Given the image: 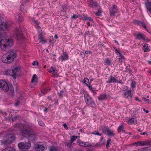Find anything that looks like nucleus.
<instances>
[{
	"label": "nucleus",
	"mask_w": 151,
	"mask_h": 151,
	"mask_svg": "<svg viewBox=\"0 0 151 151\" xmlns=\"http://www.w3.org/2000/svg\"><path fill=\"white\" fill-rule=\"evenodd\" d=\"M16 56L15 52L12 51H9L3 56L2 60L4 63H10L14 60Z\"/></svg>",
	"instance_id": "nucleus-1"
},
{
	"label": "nucleus",
	"mask_w": 151,
	"mask_h": 151,
	"mask_svg": "<svg viewBox=\"0 0 151 151\" xmlns=\"http://www.w3.org/2000/svg\"><path fill=\"white\" fill-rule=\"evenodd\" d=\"M16 56L15 52L12 51H9L3 56L2 60L4 63H10L14 60Z\"/></svg>",
	"instance_id": "nucleus-2"
},
{
	"label": "nucleus",
	"mask_w": 151,
	"mask_h": 151,
	"mask_svg": "<svg viewBox=\"0 0 151 151\" xmlns=\"http://www.w3.org/2000/svg\"><path fill=\"white\" fill-rule=\"evenodd\" d=\"M14 140V137L13 134H9L6 135L3 138L2 140L1 141L4 145H6L11 143Z\"/></svg>",
	"instance_id": "nucleus-3"
},
{
	"label": "nucleus",
	"mask_w": 151,
	"mask_h": 151,
	"mask_svg": "<svg viewBox=\"0 0 151 151\" xmlns=\"http://www.w3.org/2000/svg\"><path fill=\"white\" fill-rule=\"evenodd\" d=\"M31 143L28 141L27 142H21L18 144V146L19 149H28L31 147Z\"/></svg>",
	"instance_id": "nucleus-4"
},
{
	"label": "nucleus",
	"mask_w": 151,
	"mask_h": 151,
	"mask_svg": "<svg viewBox=\"0 0 151 151\" xmlns=\"http://www.w3.org/2000/svg\"><path fill=\"white\" fill-rule=\"evenodd\" d=\"M18 67L14 68L12 70L6 71L5 73L7 75L12 76L15 78L16 77V73L18 71Z\"/></svg>",
	"instance_id": "nucleus-5"
},
{
	"label": "nucleus",
	"mask_w": 151,
	"mask_h": 151,
	"mask_svg": "<svg viewBox=\"0 0 151 151\" xmlns=\"http://www.w3.org/2000/svg\"><path fill=\"white\" fill-rule=\"evenodd\" d=\"M0 88L4 91L6 92L9 90V88L7 83L2 80H0Z\"/></svg>",
	"instance_id": "nucleus-6"
},
{
	"label": "nucleus",
	"mask_w": 151,
	"mask_h": 151,
	"mask_svg": "<svg viewBox=\"0 0 151 151\" xmlns=\"http://www.w3.org/2000/svg\"><path fill=\"white\" fill-rule=\"evenodd\" d=\"M85 101L87 104L89 105H94V102L92 100V98L88 94L84 95Z\"/></svg>",
	"instance_id": "nucleus-7"
},
{
	"label": "nucleus",
	"mask_w": 151,
	"mask_h": 151,
	"mask_svg": "<svg viewBox=\"0 0 151 151\" xmlns=\"http://www.w3.org/2000/svg\"><path fill=\"white\" fill-rule=\"evenodd\" d=\"M11 26V24L9 22H6L5 23H0V30L6 31Z\"/></svg>",
	"instance_id": "nucleus-8"
},
{
	"label": "nucleus",
	"mask_w": 151,
	"mask_h": 151,
	"mask_svg": "<svg viewBox=\"0 0 151 151\" xmlns=\"http://www.w3.org/2000/svg\"><path fill=\"white\" fill-rule=\"evenodd\" d=\"M45 148V146L43 145L35 144V145L34 149L35 151H42Z\"/></svg>",
	"instance_id": "nucleus-9"
},
{
	"label": "nucleus",
	"mask_w": 151,
	"mask_h": 151,
	"mask_svg": "<svg viewBox=\"0 0 151 151\" xmlns=\"http://www.w3.org/2000/svg\"><path fill=\"white\" fill-rule=\"evenodd\" d=\"M133 145H135L136 146H142L144 145L148 146L150 145V143L148 142L142 141H140L137 142H135L133 143Z\"/></svg>",
	"instance_id": "nucleus-10"
},
{
	"label": "nucleus",
	"mask_w": 151,
	"mask_h": 151,
	"mask_svg": "<svg viewBox=\"0 0 151 151\" xmlns=\"http://www.w3.org/2000/svg\"><path fill=\"white\" fill-rule=\"evenodd\" d=\"M124 98L127 99H131L133 96V93L131 90H128L127 91H125L123 94Z\"/></svg>",
	"instance_id": "nucleus-11"
},
{
	"label": "nucleus",
	"mask_w": 151,
	"mask_h": 151,
	"mask_svg": "<svg viewBox=\"0 0 151 151\" xmlns=\"http://www.w3.org/2000/svg\"><path fill=\"white\" fill-rule=\"evenodd\" d=\"M102 131L105 133H106L109 136H114V131L108 128H105L104 129H103Z\"/></svg>",
	"instance_id": "nucleus-12"
},
{
	"label": "nucleus",
	"mask_w": 151,
	"mask_h": 151,
	"mask_svg": "<svg viewBox=\"0 0 151 151\" xmlns=\"http://www.w3.org/2000/svg\"><path fill=\"white\" fill-rule=\"evenodd\" d=\"M30 130L27 129H21L19 131L20 134L23 136H27L28 137L29 135L30 134Z\"/></svg>",
	"instance_id": "nucleus-13"
},
{
	"label": "nucleus",
	"mask_w": 151,
	"mask_h": 151,
	"mask_svg": "<svg viewBox=\"0 0 151 151\" xmlns=\"http://www.w3.org/2000/svg\"><path fill=\"white\" fill-rule=\"evenodd\" d=\"M109 10L110 14L111 15H114L117 12L118 9L117 8V6L116 5L113 6L112 7H110Z\"/></svg>",
	"instance_id": "nucleus-14"
},
{
	"label": "nucleus",
	"mask_w": 151,
	"mask_h": 151,
	"mask_svg": "<svg viewBox=\"0 0 151 151\" xmlns=\"http://www.w3.org/2000/svg\"><path fill=\"white\" fill-rule=\"evenodd\" d=\"M36 137V134L33 131H30V134L29 135L28 138L31 141L34 140Z\"/></svg>",
	"instance_id": "nucleus-15"
},
{
	"label": "nucleus",
	"mask_w": 151,
	"mask_h": 151,
	"mask_svg": "<svg viewBox=\"0 0 151 151\" xmlns=\"http://www.w3.org/2000/svg\"><path fill=\"white\" fill-rule=\"evenodd\" d=\"M77 143L80 146L82 147H88L91 145V144L86 142H83L80 140H78Z\"/></svg>",
	"instance_id": "nucleus-16"
},
{
	"label": "nucleus",
	"mask_w": 151,
	"mask_h": 151,
	"mask_svg": "<svg viewBox=\"0 0 151 151\" xmlns=\"http://www.w3.org/2000/svg\"><path fill=\"white\" fill-rule=\"evenodd\" d=\"M21 29L20 27L17 28L15 29L14 30V35L16 37L18 36L22 37L21 31H20Z\"/></svg>",
	"instance_id": "nucleus-17"
},
{
	"label": "nucleus",
	"mask_w": 151,
	"mask_h": 151,
	"mask_svg": "<svg viewBox=\"0 0 151 151\" xmlns=\"http://www.w3.org/2000/svg\"><path fill=\"white\" fill-rule=\"evenodd\" d=\"M109 97L110 95L109 94H102L98 97V99L99 101H103Z\"/></svg>",
	"instance_id": "nucleus-18"
},
{
	"label": "nucleus",
	"mask_w": 151,
	"mask_h": 151,
	"mask_svg": "<svg viewBox=\"0 0 151 151\" xmlns=\"http://www.w3.org/2000/svg\"><path fill=\"white\" fill-rule=\"evenodd\" d=\"M150 1V2H145V5L147 8V11L151 14V1Z\"/></svg>",
	"instance_id": "nucleus-19"
},
{
	"label": "nucleus",
	"mask_w": 151,
	"mask_h": 151,
	"mask_svg": "<svg viewBox=\"0 0 151 151\" xmlns=\"http://www.w3.org/2000/svg\"><path fill=\"white\" fill-rule=\"evenodd\" d=\"M150 1V2H145V5L147 8V11L151 14V1Z\"/></svg>",
	"instance_id": "nucleus-20"
},
{
	"label": "nucleus",
	"mask_w": 151,
	"mask_h": 151,
	"mask_svg": "<svg viewBox=\"0 0 151 151\" xmlns=\"http://www.w3.org/2000/svg\"><path fill=\"white\" fill-rule=\"evenodd\" d=\"M38 31L40 33L39 35V39L40 40V42H42V43H44L46 42V41L44 40V38L43 37V36L42 35V30H38Z\"/></svg>",
	"instance_id": "nucleus-21"
},
{
	"label": "nucleus",
	"mask_w": 151,
	"mask_h": 151,
	"mask_svg": "<svg viewBox=\"0 0 151 151\" xmlns=\"http://www.w3.org/2000/svg\"><path fill=\"white\" fill-rule=\"evenodd\" d=\"M106 82L107 83H118V80L114 77L111 76L109 78V81H107Z\"/></svg>",
	"instance_id": "nucleus-22"
},
{
	"label": "nucleus",
	"mask_w": 151,
	"mask_h": 151,
	"mask_svg": "<svg viewBox=\"0 0 151 151\" xmlns=\"http://www.w3.org/2000/svg\"><path fill=\"white\" fill-rule=\"evenodd\" d=\"M128 123L129 124H134L135 125L137 124V120L134 118H131L129 119Z\"/></svg>",
	"instance_id": "nucleus-23"
},
{
	"label": "nucleus",
	"mask_w": 151,
	"mask_h": 151,
	"mask_svg": "<svg viewBox=\"0 0 151 151\" xmlns=\"http://www.w3.org/2000/svg\"><path fill=\"white\" fill-rule=\"evenodd\" d=\"M135 23L139 26H142L145 29H146L147 27L144 22H140L139 21L136 20L135 22Z\"/></svg>",
	"instance_id": "nucleus-24"
},
{
	"label": "nucleus",
	"mask_w": 151,
	"mask_h": 151,
	"mask_svg": "<svg viewBox=\"0 0 151 151\" xmlns=\"http://www.w3.org/2000/svg\"><path fill=\"white\" fill-rule=\"evenodd\" d=\"M68 56L67 55L64 53L60 57V59H61L62 61L63 60H67Z\"/></svg>",
	"instance_id": "nucleus-25"
},
{
	"label": "nucleus",
	"mask_w": 151,
	"mask_h": 151,
	"mask_svg": "<svg viewBox=\"0 0 151 151\" xmlns=\"http://www.w3.org/2000/svg\"><path fill=\"white\" fill-rule=\"evenodd\" d=\"M48 71L50 73H51L52 72L54 73V76H57V73L55 72V70L53 67H51L50 68V69L48 70Z\"/></svg>",
	"instance_id": "nucleus-26"
},
{
	"label": "nucleus",
	"mask_w": 151,
	"mask_h": 151,
	"mask_svg": "<svg viewBox=\"0 0 151 151\" xmlns=\"http://www.w3.org/2000/svg\"><path fill=\"white\" fill-rule=\"evenodd\" d=\"M136 38L138 40L142 39L144 41L146 40V38L141 34H138L137 35Z\"/></svg>",
	"instance_id": "nucleus-27"
},
{
	"label": "nucleus",
	"mask_w": 151,
	"mask_h": 151,
	"mask_svg": "<svg viewBox=\"0 0 151 151\" xmlns=\"http://www.w3.org/2000/svg\"><path fill=\"white\" fill-rule=\"evenodd\" d=\"M89 5L91 7H96L97 6L98 4L96 2L92 1L90 3Z\"/></svg>",
	"instance_id": "nucleus-28"
},
{
	"label": "nucleus",
	"mask_w": 151,
	"mask_h": 151,
	"mask_svg": "<svg viewBox=\"0 0 151 151\" xmlns=\"http://www.w3.org/2000/svg\"><path fill=\"white\" fill-rule=\"evenodd\" d=\"M21 16V14H18L15 16L17 20L20 22H22V18Z\"/></svg>",
	"instance_id": "nucleus-29"
},
{
	"label": "nucleus",
	"mask_w": 151,
	"mask_h": 151,
	"mask_svg": "<svg viewBox=\"0 0 151 151\" xmlns=\"http://www.w3.org/2000/svg\"><path fill=\"white\" fill-rule=\"evenodd\" d=\"M2 151H16V150L12 147H8L2 150Z\"/></svg>",
	"instance_id": "nucleus-30"
},
{
	"label": "nucleus",
	"mask_w": 151,
	"mask_h": 151,
	"mask_svg": "<svg viewBox=\"0 0 151 151\" xmlns=\"http://www.w3.org/2000/svg\"><path fill=\"white\" fill-rule=\"evenodd\" d=\"M144 48V51L145 52H148L150 50V48L148 47V45L146 43H145L143 46Z\"/></svg>",
	"instance_id": "nucleus-31"
},
{
	"label": "nucleus",
	"mask_w": 151,
	"mask_h": 151,
	"mask_svg": "<svg viewBox=\"0 0 151 151\" xmlns=\"http://www.w3.org/2000/svg\"><path fill=\"white\" fill-rule=\"evenodd\" d=\"M47 90L46 88H44L41 91V93L39 94L40 96H41L47 93Z\"/></svg>",
	"instance_id": "nucleus-32"
},
{
	"label": "nucleus",
	"mask_w": 151,
	"mask_h": 151,
	"mask_svg": "<svg viewBox=\"0 0 151 151\" xmlns=\"http://www.w3.org/2000/svg\"><path fill=\"white\" fill-rule=\"evenodd\" d=\"M36 75L35 74H34L32 78V83L37 82V79L36 77Z\"/></svg>",
	"instance_id": "nucleus-33"
},
{
	"label": "nucleus",
	"mask_w": 151,
	"mask_h": 151,
	"mask_svg": "<svg viewBox=\"0 0 151 151\" xmlns=\"http://www.w3.org/2000/svg\"><path fill=\"white\" fill-rule=\"evenodd\" d=\"M15 127H19V128H22L24 127V125L23 124L17 123L16 124Z\"/></svg>",
	"instance_id": "nucleus-34"
},
{
	"label": "nucleus",
	"mask_w": 151,
	"mask_h": 151,
	"mask_svg": "<svg viewBox=\"0 0 151 151\" xmlns=\"http://www.w3.org/2000/svg\"><path fill=\"white\" fill-rule=\"evenodd\" d=\"M121 131L123 132H124L125 131L124 130V126L122 125H121L120 126L118 129V131L119 133Z\"/></svg>",
	"instance_id": "nucleus-35"
},
{
	"label": "nucleus",
	"mask_w": 151,
	"mask_h": 151,
	"mask_svg": "<svg viewBox=\"0 0 151 151\" xmlns=\"http://www.w3.org/2000/svg\"><path fill=\"white\" fill-rule=\"evenodd\" d=\"M72 143H71V141L70 142H66V145L70 149H72V148L73 147L72 145Z\"/></svg>",
	"instance_id": "nucleus-36"
},
{
	"label": "nucleus",
	"mask_w": 151,
	"mask_h": 151,
	"mask_svg": "<svg viewBox=\"0 0 151 151\" xmlns=\"http://www.w3.org/2000/svg\"><path fill=\"white\" fill-rule=\"evenodd\" d=\"M78 137L75 136H73L71 137L70 141L71 143H73V142Z\"/></svg>",
	"instance_id": "nucleus-37"
},
{
	"label": "nucleus",
	"mask_w": 151,
	"mask_h": 151,
	"mask_svg": "<svg viewBox=\"0 0 151 151\" xmlns=\"http://www.w3.org/2000/svg\"><path fill=\"white\" fill-rule=\"evenodd\" d=\"M50 151H58V149L56 147L52 146L50 147Z\"/></svg>",
	"instance_id": "nucleus-38"
},
{
	"label": "nucleus",
	"mask_w": 151,
	"mask_h": 151,
	"mask_svg": "<svg viewBox=\"0 0 151 151\" xmlns=\"http://www.w3.org/2000/svg\"><path fill=\"white\" fill-rule=\"evenodd\" d=\"M119 57L120 58H119V61L121 63L124 62V56L123 55H121V56H120Z\"/></svg>",
	"instance_id": "nucleus-39"
},
{
	"label": "nucleus",
	"mask_w": 151,
	"mask_h": 151,
	"mask_svg": "<svg viewBox=\"0 0 151 151\" xmlns=\"http://www.w3.org/2000/svg\"><path fill=\"white\" fill-rule=\"evenodd\" d=\"M83 83L86 84V85L87 86V83H89V80L88 78H85L83 80Z\"/></svg>",
	"instance_id": "nucleus-40"
},
{
	"label": "nucleus",
	"mask_w": 151,
	"mask_h": 151,
	"mask_svg": "<svg viewBox=\"0 0 151 151\" xmlns=\"http://www.w3.org/2000/svg\"><path fill=\"white\" fill-rule=\"evenodd\" d=\"M105 63L107 65H110L111 63V61L108 59H106L105 60Z\"/></svg>",
	"instance_id": "nucleus-41"
},
{
	"label": "nucleus",
	"mask_w": 151,
	"mask_h": 151,
	"mask_svg": "<svg viewBox=\"0 0 151 151\" xmlns=\"http://www.w3.org/2000/svg\"><path fill=\"white\" fill-rule=\"evenodd\" d=\"M85 20L86 21L89 20L92 22H93V19L91 17H86L85 18Z\"/></svg>",
	"instance_id": "nucleus-42"
},
{
	"label": "nucleus",
	"mask_w": 151,
	"mask_h": 151,
	"mask_svg": "<svg viewBox=\"0 0 151 151\" xmlns=\"http://www.w3.org/2000/svg\"><path fill=\"white\" fill-rule=\"evenodd\" d=\"M92 134H94L95 135H97L99 136H101V134H99L97 131H96L92 133Z\"/></svg>",
	"instance_id": "nucleus-43"
},
{
	"label": "nucleus",
	"mask_w": 151,
	"mask_h": 151,
	"mask_svg": "<svg viewBox=\"0 0 151 151\" xmlns=\"http://www.w3.org/2000/svg\"><path fill=\"white\" fill-rule=\"evenodd\" d=\"M95 14L96 16H100L101 14V10H99L98 12H95Z\"/></svg>",
	"instance_id": "nucleus-44"
},
{
	"label": "nucleus",
	"mask_w": 151,
	"mask_h": 151,
	"mask_svg": "<svg viewBox=\"0 0 151 151\" xmlns=\"http://www.w3.org/2000/svg\"><path fill=\"white\" fill-rule=\"evenodd\" d=\"M63 91H60V92L58 93V94L60 98H61L63 97Z\"/></svg>",
	"instance_id": "nucleus-45"
},
{
	"label": "nucleus",
	"mask_w": 151,
	"mask_h": 151,
	"mask_svg": "<svg viewBox=\"0 0 151 151\" xmlns=\"http://www.w3.org/2000/svg\"><path fill=\"white\" fill-rule=\"evenodd\" d=\"M142 100L146 102V103H149V99H146L145 98H143L142 99Z\"/></svg>",
	"instance_id": "nucleus-46"
},
{
	"label": "nucleus",
	"mask_w": 151,
	"mask_h": 151,
	"mask_svg": "<svg viewBox=\"0 0 151 151\" xmlns=\"http://www.w3.org/2000/svg\"><path fill=\"white\" fill-rule=\"evenodd\" d=\"M38 124H39V125L40 126H43L44 125V123L41 121H39L38 122Z\"/></svg>",
	"instance_id": "nucleus-47"
},
{
	"label": "nucleus",
	"mask_w": 151,
	"mask_h": 151,
	"mask_svg": "<svg viewBox=\"0 0 151 151\" xmlns=\"http://www.w3.org/2000/svg\"><path fill=\"white\" fill-rule=\"evenodd\" d=\"M136 85V82L134 81H132L131 83V86L132 88H134L135 87Z\"/></svg>",
	"instance_id": "nucleus-48"
},
{
	"label": "nucleus",
	"mask_w": 151,
	"mask_h": 151,
	"mask_svg": "<svg viewBox=\"0 0 151 151\" xmlns=\"http://www.w3.org/2000/svg\"><path fill=\"white\" fill-rule=\"evenodd\" d=\"M111 141V139H109L108 140L107 142L106 147H108L109 146V144H110V142Z\"/></svg>",
	"instance_id": "nucleus-49"
},
{
	"label": "nucleus",
	"mask_w": 151,
	"mask_h": 151,
	"mask_svg": "<svg viewBox=\"0 0 151 151\" xmlns=\"http://www.w3.org/2000/svg\"><path fill=\"white\" fill-rule=\"evenodd\" d=\"M32 64L33 65H38L39 63L37 62L34 61L32 63Z\"/></svg>",
	"instance_id": "nucleus-50"
},
{
	"label": "nucleus",
	"mask_w": 151,
	"mask_h": 151,
	"mask_svg": "<svg viewBox=\"0 0 151 151\" xmlns=\"http://www.w3.org/2000/svg\"><path fill=\"white\" fill-rule=\"evenodd\" d=\"M87 86L88 87L89 89L90 90H92V87L91 86L90 84L89 83H87Z\"/></svg>",
	"instance_id": "nucleus-51"
},
{
	"label": "nucleus",
	"mask_w": 151,
	"mask_h": 151,
	"mask_svg": "<svg viewBox=\"0 0 151 151\" xmlns=\"http://www.w3.org/2000/svg\"><path fill=\"white\" fill-rule=\"evenodd\" d=\"M92 52L90 50H87L85 52V53L86 54H90Z\"/></svg>",
	"instance_id": "nucleus-52"
},
{
	"label": "nucleus",
	"mask_w": 151,
	"mask_h": 151,
	"mask_svg": "<svg viewBox=\"0 0 151 151\" xmlns=\"http://www.w3.org/2000/svg\"><path fill=\"white\" fill-rule=\"evenodd\" d=\"M18 116H14L13 118H12V120L13 121H16V119H17L18 118Z\"/></svg>",
	"instance_id": "nucleus-53"
},
{
	"label": "nucleus",
	"mask_w": 151,
	"mask_h": 151,
	"mask_svg": "<svg viewBox=\"0 0 151 151\" xmlns=\"http://www.w3.org/2000/svg\"><path fill=\"white\" fill-rule=\"evenodd\" d=\"M135 99L136 100H137V101H139V102H142V100H141V99H139V98L138 97H135Z\"/></svg>",
	"instance_id": "nucleus-54"
},
{
	"label": "nucleus",
	"mask_w": 151,
	"mask_h": 151,
	"mask_svg": "<svg viewBox=\"0 0 151 151\" xmlns=\"http://www.w3.org/2000/svg\"><path fill=\"white\" fill-rule=\"evenodd\" d=\"M116 52L117 54L118 53H119V56H121V55H122L121 54L120 52L118 50H116Z\"/></svg>",
	"instance_id": "nucleus-55"
},
{
	"label": "nucleus",
	"mask_w": 151,
	"mask_h": 151,
	"mask_svg": "<svg viewBox=\"0 0 151 151\" xmlns=\"http://www.w3.org/2000/svg\"><path fill=\"white\" fill-rule=\"evenodd\" d=\"M19 103H20V101H17V102H16V103L15 104V106H18L19 104Z\"/></svg>",
	"instance_id": "nucleus-56"
},
{
	"label": "nucleus",
	"mask_w": 151,
	"mask_h": 151,
	"mask_svg": "<svg viewBox=\"0 0 151 151\" xmlns=\"http://www.w3.org/2000/svg\"><path fill=\"white\" fill-rule=\"evenodd\" d=\"M28 0H22V4H21L22 5H24V4L23 3V2H25V1H26V2H27V1H28Z\"/></svg>",
	"instance_id": "nucleus-57"
},
{
	"label": "nucleus",
	"mask_w": 151,
	"mask_h": 151,
	"mask_svg": "<svg viewBox=\"0 0 151 151\" xmlns=\"http://www.w3.org/2000/svg\"><path fill=\"white\" fill-rule=\"evenodd\" d=\"M146 40L147 42H149L150 41V40L147 38H146V40Z\"/></svg>",
	"instance_id": "nucleus-58"
},
{
	"label": "nucleus",
	"mask_w": 151,
	"mask_h": 151,
	"mask_svg": "<svg viewBox=\"0 0 151 151\" xmlns=\"http://www.w3.org/2000/svg\"><path fill=\"white\" fill-rule=\"evenodd\" d=\"M54 37L55 39H57L58 38V37L57 36V35L56 34L54 36Z\"/></svg>",
	"instance_id": "nucleus-59"
},
{
	"label": "nucleus",
	"mask_w": 151,
	"mask_h": 151,
	"mask_svg": "<svg viewBox=\"0 0 151 151\" xmlns=\"http://www.w3.org/2000/svg\"><path fill=\"white\" fill-rule=\"evenodd\" d=\"M143 110H144V111H145V112L146 113H148L149 112V111L148 110L145 111V109H144Z\"/></svg>",
	"instance_id": "nucleus-60"
},
{
	"label": "nucleus",
	"mask_w": 151,
	"mask_h": 151,
	"mask_svg": "<svg viewBox=\"0 0 151 151\" xmlns=\"http://www.w3.org/2000/svg\"><path fill=\"white\" fill-rule=\"evenodd\" d=\"M75 17H76V15H74L71 18L72 19H75Z\"/></svg>",
	"instance_id": "nucleus-61"
},
{
	"label": "nucleus",
	"mask_w": 151,
	"mask_h": 151,
	"mask_svg": "<svg viewBox=\"0 0 151 151\" xmlns=\"http://www.w3.org/2000/svg\"><path fill=\"white\" fill-rule=\"evenodd\" d=\"M47 108H45L44 111V112H45L47 110Z\"/></svg>",
	"instance_id": "nucleus-62"
},
{
	"label": "nucleus",
	"mask_w": 151,
	"mask_h": 151,
	"mask_svg": "<svg viewBox=\"0 0 151 151\" xmlns=\"http://www.w3.org/2000/svg\"><path fill=\"white\" fill-rule=\"evenodd\" d=\"M63 125L64 128H65V127H67V126L66 124H64Z\"/></svg>",
	"instance_id": "nucleus-63"
},
{
	"label": "nucleus",
	"mask_w": 151,
	"mask_h": 151,
	"mask_svg": "<svg viewBox=\"0 0 151 151\" xmlns=\"http://www.w3.org/2000/svg\"><path fill=\"white\" fill-rule=\"evenodd\" d=\"M146 132H143V133H140V134L141 135H144L145 134H146Z\"/></svg>",
	"instance_id": "nucleus-64"
}]
</instances>
